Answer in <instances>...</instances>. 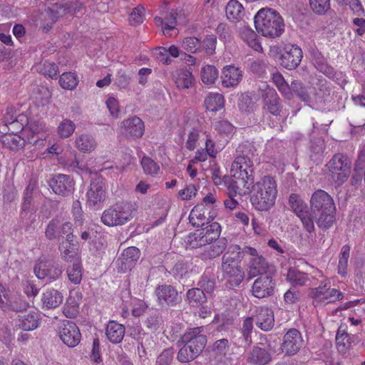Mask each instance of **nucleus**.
Returning a JSON list of instances; mask_svg holds the SVG:
<instances>
[{
	"instance_id": "nucleus-1",
	"label": "nucleus",
	"mask_w": 365,
	"mask_h": 365,
	"mask_svg": "<svg viewBox=\"0 0 365 365\" xmlns=\"http://www.w3.org/2000/svg\"><path fill=\"white\" fill-rule=\"evenodd\" d=\"M277 196V185L271 176L261 178L252 186L250 201L259 211H267L275 204Z\"/></svg>"
},
{
	"instance_id": "nucleus-2",
	"label": "nucleus",
	"mask_w": 365,
	"mask_h": 365,
	"mask_svg": "<svg viewBox=\"0 0 365 365\" xmlns=\"http://www.w3.org/2000/svg\"><path fill=\"white\" fill-rule=\"evenodd\" d=\"M255 25L258 33L269 38L279 36L284 27L280 14L269 8H263L258 11L255 16Z\"/></svg>"
},
{
	"instance_id": "nucleus-3",
	"label": "nucleus",
	"mask_w": 365,
	"mask_h": 365,
	"mask_svg": "<svg viewBox=\"0 0 365 365\" xmlns=\"http://www.w3.org/2000/svg\"><path fill=\"white\" fill-rule=\"evenodd\" d=\"M135 211V204L126 201L119 202L103 212L101 221L109 227L123 225L133 218Z\"/></svg>"
},
{
	"instance_id": "nucleus-4",
	"label": "nucleus",
	"mask_w": 365,
	"mask_h": 365,
	"mask_svg": "<svg viewBox=\"0 0 365 365\" xmlns=\"http://www.w3.org/2000/svg\"><path fill=\"white\" fill-rule=\"evenodd\" d=\"M253 163L248 155L242 154L235 158L231 165L230 175L239 180L242 186L249 188L253 183Z\"/></svg>"
},
{
	"instance_id": "nucleus-5",
	"label": "nucleus",
	"mask_w": 365,
	"mask_h": 365,
	"mask_svg": "<svg viewBox=\"0 0 365 365\" xmlns=\"http://www.w3.org/2000/svg\"><path fill=\"white\" fill-rule=\"evenodd\" d=\"M331 179L337 185H341L351 173V161L344 155L337 153L327 164Z\"/></svg>"
},
{
	"instance_id": "nucleus-6",
	"label": "nucleus",
	"mask_w": 365,
	"mask_h": 365,
	"mask_svg": "<svg viewBox=\"0 0 365 365\" xmlns=\"http://www.w3.org/2000/svg\"><path fill=\"white\" fill-rule=\"evenodd\" d=\"M220 226L217 222H213L207 227L197 230L188 235L187 244L192 248L201 247L211 244L219 237Z\"/></svg>"
},
{
	"instance_id": "nucleus-7",
	"label": "nucleus",
	"mask_w": 365,
	"mask_h": 365,
	"mask_svg": "<svg viewBox=\"0 0 365 365\" xmlns=\"http://www.w3.org/2000/svg\"><path fill=\"white\" fill-rule=\"evenodd\" d=\"M312 297L315 307L324 306L342 299L343 294L335 288H331L330 282L326 279L312 290Z\"/></svg>"
},
{
	"instance_id": "nucleus-8",
	"label": "nucleus",
	"mask_w": 365,
	"mask_h": 365,
	"mask_svg": "<svg viewBox=\"0 0 365 365\" xmlns=\"http://www.w3.org/2000/svg\"><path fill=\"white\" fill-rule=\"evenodd\" d=\"M76 13V9L68 4L56 3L48 6L45 12L41 14V26L48 30L60 18L65 14Z\"/></svg>"
},
{
	"instance_id": "nucleus-9",
	"label": "nucleus",
	"mask_w": 365,
	"mask_h": 365,
	"mask_svg": "<svg viewBox=\"0 0 365 365\" xmlns=\"http://www.w3.org/2000/svg\"><path fill=\"white\" fill-rule=\"evenodd\" d=\"M61 341L69 347H75L81 341V334L76 324L71 321H63L58 330Z\"/></svg>"
},
{
	"instance_id": "nucleus-10",
	"label": "nucleus",
	"mask_w": 365,
	"mask_h": 365,
	"mask_svg": "<svg viewBox=\"0 0 365 365\" xmlns=\"http://www.w3.org/2000/svg\"><path fill=\"white\" fill-rule=\"evenodd\" d=\"M185 132L187 133V140L185 145L190 150H194L201 140H205L207 132L196 120H189L184 128Z\"/></svg>"
},
{
	"instance_id": "nucleus-11",
	"label": "nucleus",
	"mask_w": 365,
	"mask_h": 365,
	"mask_svg": "<svg viewBox=\"0 0 365 365\" xmlns=\"http://www.w3.org/2000/svg\"><path fill=\"white\" fill-rule=\"evenodd\" d=\"M289 202L292 210L300 218L305 229L309 232H312L314 230V223L312 218L307 210L306 204L296 194L290 195Z\"/></svg>"
},
{
	"instance_id": "nucleus-12",
	"label": "nucleus",
	"mask_w": 365,
	"mask_h": 365,
	"mask_svg": "<svg viewBox=\"0 0 365 365\" xmlns=\"http://www.w3.org/2000/svg\"><path fill=\"white\" fill-rule=\"evenodd\" d=\"M302 57V51L298 46L287 44L280 56V63L284 68L292 70L299 65Z\"/></svg>"
},
{
	"instance_id": "nucleus-13",
	"label": "nucleus",
	"mask_w": 365,
	"mask_h": 365,
	"mask_svg": "<svg viewBox=\"0 0 365 365\" xmlns=\"http://www.w3.org/2000/svg\"><path fill=\"white\" fill-rule=\"evenodd\" d=\"M87 204L91 207H98L106 200L105 182L101 179L93 180L86 193Z\"/></svg>"
},
{
	"instance_id": "nucleus-14",
	"label": "nucleus",
	"mask_w": 365,
	"mask_h": 365,
	"mask_svg": "<svg viewBox=\"0 0 365 365\" xmlns=\"http://www.w3.org/2000/svg\"><path fill=\"white\" fill-rule=\"evenodd\" d=\"M73 225L68 221H63L59 219H53L48 223L45 235L46 237L49 240L56 238V228L59 227L61 230L58 231L61 234V237L66 235V240L73 241L74 235H73Z\"/></svg>"
},
{
	"instance_id": "nucleus-15",
	"label": "nucleus",
	"mask_w": 365,
	"mask_h": 365,
	"mask_svg": "<svg viewBox=\"0 0 365 365\" xmlns=\"http://www.w3.org/2000/svg\"><path fill=\"white\" fill-rule=\"evenodd\" d=\"M302 344L301 333L296 329H291L284 336L281 349L287 355H294L298 352Z\"/></svg>"
},
{
	"instance_id": "nucleus-16",
	"label": "nucleus",
	"mask_w": 365,
	"mask_h": 365,
	"mask_svg": "<svg viewBox=\"0 0 365 365\" xmlns=\"http://www.w3.org/2000/svg\"><path fill=\"white\" fill-rule=\"evenodd\" d=\"M140 256L139 249L130 247L124 250L121 255L116 260V269L119 272H126L130 270Z\"/></svg>"
},
{
	"instance_id": "nucleus-17",
	"label": "nucleus",
	"mask_w": 365,
	"mask_h": 365,
	"mask_svg": "<svg viewBox=\"0 0 365 365\" xmlns=\"http://www.w3.org/2000/svg\"><path fill=\"white\" fill-rule=\"evenodd\" d=\"M264 106L270 113L278 115L281 110L280 99L276 91L266 83L259 86Z\"/></svg>"
},
{
	"instance_id": "nucleus-18",
	"label": "nucleus",
	"mask_w": 365,
	"mask_h": 365,
	"mask_svg": "<svg viewBox=\"0 0 365 365\" xmlns=\"http://www.w3.org/2000/svg\"><path fill=\"white\" fill-rule=\"evenodd\" d=\"M158 304L161 307L175 306L180 302L178 292L171 285L158 286L155 289Z\"/></svg>"
},
{
	"instance_id": "nucleus-19",
	"label": "nucleus",
	"mask_w": 365,
	"mask_h": 365,
	"mask_svg": "<svg viewBox=\"0 0 365 365\" xmlns=\"http://www.w3.org/2000/svg\"><path fill=\"white\" fill-rule=\"evenodd\" d=\"M202 327H196L187 331L182 337V341L200 354L205 346L207 339L201 334Z\"/></svg>"
},
{
	"instance_id": "nucleus-20",
	"label": "nucleus",
	"mask_w": 365,
	"mask_h": 365,
	"mask_svg": "<svg viewBox=\"0 0 365 365\" xmlns=\"http://www.w3.org/2000/svg\"><path fill=\"white\" fill-rule=\"evenodd\" d=\"M274 283L267 274L260 276L253 283L252 291L255 297L264 298L273 294Z\"/></svg>"
},
{
	"instance_id": "nucleus-21",
	"label": "nucleus",
	"mask_w": 365,
	"mask_h": 365,
	"mask_svg": "<svg viewBox=\"0 0 365 365\" xmlns=\"http://www.w3.org/2000/svg\"><path fill=\"white\" fill-rule=\"evenodd\" d=\"M312 212L334 209L331 197L325 191L319 190L314 192L310 200Z\"/></svg>"
},
{
	"instance_id": "nucleus-22",
	"label": "nucleus",
	"mask_w": 365,
	"mask_h": 365,
	"mask_svg": "<svg viewBox=\"0 0 365 365\" xmlns=\"http://www.w3.org/2000/svg\"><path fill=\"white\" fill-rule=\"evenodd\" d=\"M253 317L256 326L262 331H268L274 327V313L272 310L268 307H260L257 308Z\"/></svg>"
},
{
	"instance_id": "nucleus-23",
	"label": "nucleus",
	"mask_w": 365,
	"mask_h": 365,
	"mask_svg": "<svg viewBox=\"0 0 365 365\" xmlns=\"http://www.w3.org/2000/svg\"><path fill=\"white\" fill-rule=\"evenodd\" d=\"M50 185L56 194L66 196L72 192L74 183L70 176L59 174L51 179Z\"/></svg>"
},
{
	"instance_id": "nucleus-24",
	"label": "nucleus",
	"mask_w": 365,
	"mask_h": 365,
	"mask_svg": "<svg viewBox=\"0 0 365 365\" xmlns=\"http://www.w3.org/2000/svg\"><path fill=\"white\" fill-rule=\"evenodd\" d=\"M41 317L38 312L31 310L18 316L16 325L24 331H33L40 324Z\"/></svg>"
},
{
	"instance_id": "nucleus-25",
	"label": "nucleus",
	"mask_w": 365,
	"mask_h": 365,
	"mask_svg": "<svg viewBox=\"0 0 365 365\" xmlns=\"http://www.w3.org/2000/svg\"><path fill=\"white\" fill-rule=\"evenodd\" d=\"M242 78V71L234 66H227L222 71L221 81L225 88L237 86Z\"/></svg>"
},
{
	"instance_id": "nucleus-26",
	"label": "nucleus",
	"mask_w": 365,
	"mask_h": 365,
	"mask_svg": "<svg viewBox=\"0 0 365 365\" xmlns=\"http://www.w3.org/2000/svg\"><path fill=\"white\" fill-rule=\"evenodd\" d=\"M47 130L46 124L41 120H31L28 125L22 128V135L30 143L35 144L41 137L35 138V135H39Z\"/></svg>"
},
{
	"instance_id": "nucleus-27",
	"label": "nucleus",
	"mask_w": 365,
	"mask_h": 365,
	"mask_svg": "<svg viewBox=\"0 0 365 365\" xmlns=\"http://www.w3.org/2000/svg\"><path fill=\"white\" fill-rule=\"evenodd\" d=\"M121 127L126 135H129L133 138H140L144 133V123L137 116H133L123 120Z\"/></svg>"
},
{
	"instance_id": "nucleus-28",
	"label": "nucleus",
	"mask_w": 365,
	"mask_h": 365,
	"mask_svg": "<svg viewBox=\"0 0 365 365\" xmlns=\"http://www.w3.org/2000/svg\"><path fill=\"white\" fill-rule=\"evenodd\" d=\"M175 83L178 89L185 90L192 88L195 83V78L190 69L180 68L173 74Z\"/></svg>"
},
{
	"instance_id": "nucleus-29",
	"label": "nucleus",
	"mask_w": 365,
	"mask_h": 365,
	"mask_svg": "<svg viewBox=\"0 0 365 365\" xmlns=\"http://www.w3.org/2000/svg\"><path fill=\"white\" fill-rule=\"evenodd\" d=\"M211 245L206 247L200 254L205 260L212 259L219 257L227 247V240L224 238H217Z\"/></svg>"
},
{
	"instance_id": "nucleus-30",
	"label": "nucleus",
	"mask_w": 365,
	"mask_h": 365,
	"mask_svg": "<svg viewBox=\"0 0 365 365\" xmlns=\"http://www.w3.org/2000/svg\"><path fill=\"white\" fill-rule=\"evenodd\" d=\"M221 269L223 278L227 279L230 282H235L238 284L243 279V272L237 263L222 261Z\"/></svg>"
},
{
	"instance_id": "nucleus-31",
	"label": "nucleus",
	"mask_w": 365,
	"mask_h": 365,
	"mask_svg": "<svg viewBox=\"0 0 365 365\" xmlns=\"http://www.w3.org/2000/svg\"><path fill=\"white\" fill-rule=\"evenodd\" d=\"M177 11L174 9H171L167 12V15L165 16L164 19L159 16L155 18V24L158 26L162 27L164 35L171 36L170 31L174 30L177 25Z\"/></svg>"
},
{
	"instance_id": "nucleus-32",
	"label": "nucleus",
	"mask_w": 365,
	"mask_h": 365,
	"mask_svg": "<svg viewBox=\"0 0 365 365\" xmlns=\"http://www.w3.org/2000/svg\"><path fill=\"white\" fill-rule=\"evenodd\" d=\"M271 360L269 351L259 345L255 346L247 356V361L256 365H265Z\"/></svg>"
},
{
	"instance_id": "nucleus-33",
	"label": "nucleus",
	"mask_w": 365,
	"mask_h": 365,
	"mask_svg": "<svg viewBox=\"0 0 365 365\" xmlns=\"http://www.w3.org/2000/svg\"><path fill=\"white\" fill-rule=\"evenodd\" d=\"M292 93L296 95L303 101L310 102L317 100V93H314V88L312 87H303L302 84L294 81L290 86Z\"/></svg>"
},
{
	"instance_id": "nucleus-34",
	"label": "nucleus",
	"mask_w": 365,
	"mask_h": 365,
	"mask_svg": "<svg viewBox=\"0 0 365 365\" xmlns=\"http://www.w3.org/2000/svg\"><path fill=\"white\" fill-rule=\"evenodd\" d=\"M269 268V264L263 257L251 258L249 264L248 274L250 278L258 275L263 276L267 274Z\"/></svg>"
},
{
	"instance_id": "nucleus-35",
	"label": "nucleus",
	"mask_w": 365,
	"mask_h": 365,
	"mask_svg": "<svg viewBox=\"0 0 365 365\" xmlns=\"http://www.w3.org/2000/svg\"><path fill=\"white\" fill-rule=\"evenodd\" d=\"M63 295L55 289H48L42 294L41 302L43 307L46 309H54L58 307L63 302Z\"/></svg>"
},
{
	"instance_id": "nucleus-36",
	"label": "nucleus",
	"mask_w": 365,
	"mask_h": 365,
	"mask_svg": "<svg viewBox=\"0 0 365 365\" xmlns=\"http://www.w3.org/2000/svg\"><path fill=\"white\" fill-rule=\"evenodd\" d=\"M204 105L207 110L217 113L225 106L224 96L219 93H210L205 98Z\"/></svg>"
},
{
	"instance_id": "nucleus-37",
	"label": "nucleus",
	"mask_w": 365,
	"mask_h": 365,
	"mask_svg": "<svg viewBox=\"0 0 365 365\" xmlns=\"http://www.w3.org/2000/svg\"><path fill=\"white\" fill-rule=\"evenodd\" d=\"M75 145L81 152L90 153L96 149V142L93 136L88 134H81L76 136Z\"/></svg>"
},
{
	"instance_id": "nucleus-38",
	"label": "nucleus",
	"mask_w": 365,
	"mask_h": 365,
	"mask_svg": "<svg viewBox=\"0 0 365 365\" xmlns=\"http://www.w3.org/2000/svg\"><path fill=\"white\" fill-rule=\"evenodd\" d=\"M241 38L255 51H259L262 50L260 43L257 39L256 33L250 27L244 26L240 30Z\"/></svg>"
},
{
	"instance_id": "nucleus-39",
	"label": "nucleus",
	"mask_w": 365,
	"mask_h": 365,
	"mask_svg": "<svg viewBox=\"0 0 365 365\" xmlns=\"http://www.w3.org/2000/svg\"><path fill=\"white\" fill-rule=\"evenodd\" d=\"M108 339L113 343H119L125 335V328L122 324L115 322H110L106 331Z\"/></svg>"
},
{
	"instance_id": "nucleus-40",
	"label": "nucleus",
	"mask_w": 365,
	"mask_h": 365,
	"mask_svg": "<svg viewBox=\"0 0 365 365\" xmlns=\"http://www.w3.org/2000/svg\"><path fill=\"white\" fill-rule=\"evenodd\" d=\"M287 280L294 287L305 286L309 282V278L307 274L291 267L287 271Z\"/></svg>"
},
{
	"instance_id": "nucleus-41",
	"label": "nucleus",
	"mask_w": 365,
	"mask_h": 365,
	"mask_svg": "<svg viewBox=\"0 0 365 365\" xmlns=\"http://www.w3.org/2000/svg\"><path fill=\"white\" fill-rule=\"evenodd\" d=\"M334 209L331 210H322L316 212H312V217L316 218L317 224L319 227L327 229L330 227L334 222Z\"/></svg>"
},
{
	"instance_id": "nucleus-42",
	"label": "nucleus",
	"mask_w": 365,
	"mask_h": 365,
	"mask_svg": "<svg viewBox=\"0 0 365 365\" xmlns=\"http://www.w3.org/2000/svg\"><path fill=\"white\" fill-rule=\"evenodd\" d=\"M225 13L230 21H240L244 16L242 5L236 0H230L226 6Z\"/></svg>"
},
{
	"instance_id": "nucleus-43",
	"label": "nucleus",
	"mask_w": 365,
	"mask_h": 365,
	"mask_svg": "<svg viewBox=\"0 0 365 365\" xmlns=\"http://www.w3.org/2000/svg\"><path fill=\"white\" fill-rule=\"evenodd\" d=\"M26 140L21 138L19 135L8 133L1 137V142L4 147L10 150H18L24 145Z\"/></svg>"
},
{
	"instance_id": "nucleus-44",
	"label": "nucleus",
	"mask_w": 365,
	"mask_h": 365,
	"mask_svg": "<svg viewBox=\"0 0 365 365\" xmlns=\"http://www.w3.org/2000/svg\"><path fill=\"white\" fill-rule=\"evenodd\" d=\"M62 258L66 261H72L78 257V246L73 241L65 240L59 246Z\"/></svg>"
},
{
	"instance_id": "nucleus-45",
	"label": "nucleus",
	"mask_w": 365,
	"mask_h": 365,
	"mask_svg": "<svg viewBox=\"0 0 365 365\" xmlns=\"http://www.w3.org/2000/svg\"><path fill=\"white\" fill-rule=\"evenodd\" d=\"M205 209L203 205H200L194 207L189 215V221L194 227H200L205 225L206 222Z\"/></svg>"
},
{
	"instance_id": "nucleus-46",
	"label": "nucleus",
	"mask_w": 365,
	"mask_h": 365,
	"mask_svg": "<svg viewBox=\"0 0 365 365\" xmlns=\"http://www.w3.org/2000/svg\"><path fill=\"white\" fill-rule=\"evenodd\" d=\"M76 128V126L73 121L66 118L58 125L56 133L60 138H67L73 135Z\"/></svg>"
},
{
	"instance_id": "nucleus-47",
	"label": "nucleus",
	"mask_w": 365,
	"mask_h": 365,
	"mask_svg": "<svg viewBox=\"0 0 365 365\" xmlns=\"http://www.w3.org/2000/svg\"><path fill=\"white\" fill-rule=\"evenodd\" d=\"M243 257L241 248L237 245H231L228 247L227 250L224 254L222 261L235 262L239 264Z\"/></svg>"
},
{
	"instance_id": "nucleus-48",
	"label": "nucleus",
	"mask_w": 365,
	"mask_h": 365,
	"mask_svg": "<svg viewBox=\"0 0 365 365\" xmlns=\"http://www.w3.org/2000/svg\"><path fill=\"white\" fill-rule=\"evenodd\" d=\"M272 80L278 90L284 96V98L290 100L293 95L291 91L290 86L286 83L284 77L279 73H274L272 75Z\"/></svg>"
},
{
	"instance_id": "nucleus-49",
	"label": "nucleus",
	"mask_w": 365,
	"mask_h": 365,
	"mask_svg": "<svg viewBox=\"0 0 365 365\" xmlns=\"http://www.w3.org/2000/svg\"><path fill=\"white\" fill-rule=\"evenodd\" d=\"M350 256V247L344 245L339 256L338 273L341 276L347 274L348 261Z\"/></svg>"
},
{
	"instance_id": "nucleus-50",
	"label": "nucleus",
	"mask_w": 365,
	"mask_h": 365,
	"mask_svg": "<svg viewBox=\"0 0 365 365\" xmlns=\"http://www.w3.org/2000/svg\"><path fill=\"white\" fill-rule=\"evenodd\" d=\"M218 78V71L214 66L207 65L202 67L201 71L202 81L208 86L215 83Z\"/></svg>"
},
{
	"instance_id": "nucleus-51",
	"label": "nucleus",
	"mask_w": 365,
	"mask_h": 365,
	"mask_svg": "<svg viewBox=\"0 0 365 365\" xmlns=\"http://www.w3.org/2000/svg\"><path fill=\"white\" fill-rule=\"evenodd\" d=\"M51 93L50 91L46 87H39L37 91L34 93V102L38 107L44 106L50 103Z\"/></svg>"
},
{
	"instance_id": "nucleus-52",
	"label": "nucleus",
	"mask_w": 365,
	"mask_h": 365,
	"mask_svg": "<svg viewBox=\"0 0 365 365\" xmlns=\"http://www.w3.org/2000/svg\"><path fill=\"white\" fill-rule=\"evenodd\" d=\"M60 86L66 90H73L78 83V78L74 73H63L59 79Z\"/></svg>"
},
{
	"instance_id": "nucleus-53",
	"label": "nucleus",
	"mask_w": 365,
	"mask_h": 365,
	"mask_svg": "<svg viewBox=\"0 0 365 365\" xmlns=\"http://www.w3.org/2000/svg\"><path fill=\"white\" fill-rule=\"evenodd\" d=\"M67 274L69 280L75 284H78L81 282L82 279V269L81 264L78 260H76L73 265L68 268Z\"/></svg>"
},
{
	"instance_id": "nucleus-54",
	"label": "nucleus",
	"mask_w": 365,
	"mask_h": 365,
	"mask_svg": "<svg viewBox=\"0 0 365 365\" xmlns=\"http://www.w3.org/2000/svg\"><path fill=\"white\" fill-rule=\"evenodd\" d=\"M141 165L144 173L147 175H155L158 174L160 170L159 165L147 156L142 158Z\"/></svg>"
},
{
	"instance_id": "nucleus-55",
	"label": "nucleus",
	"mask_w": 365,
	"mask_h": 365,
	"mask_svg": "<svg viewBox=\"0 0 365 365\" xmlns=\"http://www.w3.org/2000/svg\"><path fill=\"white\" fill-rule=\"evenodd\" d=\"M187 297L188 301L192 305H197L206 301V297L203 292L200 288H193L187 292Z\"/></svg>"
},
{
	"instance_id": "nucleus-56",
	"label": "nucleus",
	"mask_w": 365,
	"mask_h": 365,
	"mask_svg": "<svg viewBox=\"0 0 365 365\" xmlns=\"http://www.w3.org/2000/svg\"><path fill=\"white\" fill-rule=\"evenodd\" d=\"M199 354L185 344L178 351V359L181 362H188L195 359Z\"/></svg>"
},
{
	"instance_id": "nucleus-57",
	"label": "nucleus",
	"mask_w": 365,
	"mask_h": 365,
	"mask_svg": "<svg viewBox=\"0 0 365 365\" xmlns=\"http://www.w3.org/2000/svg\"><path fill=\"white\" fill-rule=\"evenodd\" d=\"M182 47L187 51L195 53L201 48V42L195 37H187L182 41Z\"/></svg>"
},
{
	"instance_id": "nucleus-58",
	"label": "nucleus",
	"mask_w": 365,
	"mask_h": 365,
	"mask_svg": "<svg viewBox=\"0 0 365 365\" xmlns=\"http://www.w3.org/2000/svg\"><path fill=\"white\" fill-rule=\"evenodd\" d=\"M312 11L318 14H323L330 9V0H309Z\"/></svg>"
},
{
	"instance_id": "nucleus-59",
	"label": "nucleus",
	"mask_w": 365,
	"mask_h": 365,
	"mask_svg": "<svg viewBox=\"0 0 365 365\" xmlns=\"http://www.w3.org/2000/svg\"><path fill=\"white\" fill-rule=\"evenodd\" d=\"M239 109L244 113H249L253 110L254 102L247 93H243L240 96L238 102Z\"/></svg>"
},
{
	"instance_id": "nucleus-60",
	"label": "nucleus",
	"mask_w": 365,
	"mask_h": 365,
	"mask_svg": "<svg viewBox=\"0 0 365 365\" xmlns=\"http://www.w3.org/2000/svg\"><path fill=\"white\" fill-rule=\"evenodd\" d=\"M131 336L135 339L138 341V349H140V347L143 349V351L145 349L148 347V341L150 339V336L148 334H146L143 332H142L141 329L138 328L134 329L131 333ZM150 344L148 343V345Z\"/></svg>"
},
{
	"instance_id": "nucleus-61",
	"label": "nucleus",
	"mask_w": 365,
	"mask_h": 365,
	"mask_svg": "<svg viewBox=\"0 0 365 365\" xmlns=\"http://www.w3.org/2000/svg\"><path fill=\"white\" fill-rule=\"evenodd\" d=\"M145 9L141 6H138L133 9L129 16V21L133 25L140 24L143 23L144 19Z\"/></svg>"
},
{
	"instance_id": "nucleus-62",
	"label": "nucleus",
	"mask_w": 365,
	"mask_h": 365,
	"mask_svg": "<svg viewBox=\"0 0 365 365\" xmlns=\"http://www.w3.org/2000/svg\"><path fill=\"white\" fill-rule=\"evenodd\" d=\"M217 38L214 35L206 36L201 43V47L205 50L206 53L213 54L216 48Z\"/></svg>"
},
{
	"instance_id": "nucleus-63",
	"label": "nucleus",
	"mask_w": 365,
	"mask_h": 365,
	"mask_svg": "<svg viewBox=\"0 0 365 365\" xmlns=\"http://www.w3.org/2000/svg\"><path fill=\"white\" fill-rule=\"evenodd\" d=\"M215 129L220 134L226 135H232L234 132V126L227 120H219L215 123Z\"/></svg>"
},
{
	"instance_id": "nucleus-64",
	"label": "nucleus",
	"mask_w": 365,
	"mask_h": 365,
	"mask_svg": "<svg viewBox=\"0 0 365 365\" xmlns=\"http://www.w3.org/2000/svg\"><path fill=\"white\" fill-rule=\"evenodd\" d=\"M173 349H165L158 357L156 365H170L173 359Z\"/></svg>"
}]
</instances>
